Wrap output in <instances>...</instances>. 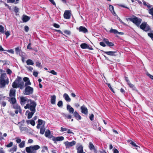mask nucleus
<instances>
[{"label":"nucleus","mask_w":153,"mask_h":153,"mask_svg":"<svg viewBox=\"0 0 153 153\" xmlns=\"http://www.w3.org/2000/svg\"><path fill=\"white\" fill-rule=\"evenodd\" d=\"M40 148V146L38 145L31 146L26 147L25 150L27 153H36V151Z\"/></svg>","instance_id":"nucleus-1"},{"label":"nucleus","mask_w":153,"mask_h":153,"mask_svg":"<svg viewBox=\"0 0 153 153\" xmlns=\"http://www.w3.org/2000/svg\"><path fill=\"white\" fill-rule=\"evenodd\" d=\"M36 105V104L34 101L30 100L28 101V103L24 107V108L26 109L28 108L31 111H36L35 108Z\"/></svg>","instance_id":"nucleus-2"},{"label":"nucleus","mask_w":153,"mask_h":153,"mask_svg":"<svg viewBox=\"0 0 153 153\" xmlns=\"http://www.w3.org/2000/svg\"><path fill=\"white\" fill-rule=\"evenodd\" d=\"M23 82L22 81V79L20 77H17L14 82L13 83L12 86L13 88H17L20 84H21Z\"/></svg>","instance_id":"nucleus-3"},{"label":"nucleus","mask_w":153,"mask_h":153,"mask_svg":"<svg viewBox=\"0 0 153 153\" xmlns=\"http://www.w3.org/2000/svg\"><path fill=\"white\" fill-rule=\"evenodd\" d=\"M128 20L132 22L138 27L139 26L142 21L141 19L140 18L138 19L134 16V18H128Z\"/></svg>","instance_id":"nucleus-4"},{"label":"nucleus","mask_w":153,"mask_h":153,"mask_svg":"<svg viewBox=\"0 0 153 153\" xmlns=\"http://www.w3.org/2000/svg\"><path fill=\"white\" fill-rule=\"evenodd\" d=\"M33 88L30 86H26L24 92V94L25 95H29L32 94L33 92Z\"/></svg>","instance_id":"nucleus-5"},{"label":"nucleus","mask_w":153,"mask_h":153,"mask_svg":"<svg viewBox=\"0 0 153 153\" xmlns=\"http://www.w3.org/2000/svg\"><path fill=\"white\" fill-rule=\"evenodd\" d=\"M76 143V142L74 140H72L71 142L66 141L64 143L66 148H69L74 146Z\"/></svg>","instance_id":"nucleus-6"},{"label":"nucleus","mask_w":153,"mask_h":153,"mask_svg":"<svg viewBox=\"0 0 153 153\" xmlns=\"http://www.w3.org/2000/svg\"><path fill=\"white\" fill-rule=\"evenodd\" d=\"M140 28L144 30L147 31L150 29V28L146 22L143 23L140 26Z\"/></svg>","instance_id":"nucleus-7"},{"label":"nucleus","mask_w":153,"mask_h":153,"mask_svg":"<svg viewBox=\"0 0 153 153\" xmlns=\"http://www.w3.org/2000/svg\"><path fill=\"white\" fill-rule=\"evenodd\" d=\"M20 102L22 105H24L27 103H28V101L30 100H28L26 97L22 96L20 97Z\"/></svg>","instance_id":"nucleus-8"},{"label":"nucleus","mask_w":153,"mask_h":153,"mask_svg":"<svg viewBox=\"0 0 153 153\" xmlns=\"http://www.w3.org/2000/svg\"><path fill=\"white\" fill-rule=\"evenodd\" d=\"M19 126L21 131H24L25 132H27L28 131V129L25 126L22 124L20 123H18Z\"/></svg>","instance_id":"nucleus-9"},{"label":"nucleus","mask_w":153,"mask_h":153,"mask_svg":"<svg viewBox=\"0 0 153 153\" xmlns=\"http://www.w3.org/2000/svg\"><path fill=\"white\" fill-rule=\"evenodd\" d=\"M9 81L8 78L6 79L5 80H3L0 79V88L4 87L6 84H8Z\"/></svg>","instance_id":"nucleus-10"},{"label":"nucleus","mask_w":153,"mask_h":153,"mask_svg":"<svg viewBox=\"0 0 153 153\" xmlns=\"http://www.w3.org/2000/svg\"><path fill=\"white\" fill-rule=\"evenodd\" d=\"M77 144L78 145L76 146L77 153H84L83 147L81 145L80 143H78Z\"/></svg>","instance_id":"nucleus-11"},{"label":"nucleus","mask_w":153,"mask_h":153,"mask_svg":"<svg viewBox=\"0 0 153 153\" xmlns=\"http://www.w3.org/2000/svg\"><path fill=\"white\" fill-rule=\"evenodd\" d=\"M71 11L69 10L65 11L64 14V17L65 19H69L71 17Z\"/></svg>","instance_id":"nucleus-12"},{"label":"nucleus","mask_w":153,"mask_h":153,"mask_svg":"<svg viewBox=\"0 0 153 153\" xmlns=\"http://www.w3.org/2000/svg\"><path fill=\"white\" fill-rule=\"evenodd\" d=\"M89 148L90 150H93L94 153H97V149L91 142H90L89 143Z\"/></svg>","instance_id":"nucleus-13"},{"label":"nucleus","mask_w":153,"mask_h":153,"mask_svg":"<svg viewBox=\"0 0 153 153\" xmlns=\"http://www.w3.org/2000/svg\"><path fill=\"white\" fill-rule=\"evenodd\" d=\"M81 112L85 114H87L88 113V109L85 105H83L80 107Z\"/></svg>","instance_id":"nucleus-14"},{"label":"nucleus","mask_w":153,"mask_h":153,"mask_svg":"<svg viewBox=\"0 0 153 153\" xmlns=\"http://www.w3.org/2000/svg\"><path fill=\"white\" fill-rule=\"evenodd\" d=\"M45 123V122L42 120L39 119L38 120V124L36 126V128L37 129H39L40 128V126L42 125V124H43V126H44Z\"/></svg>","instance_id":"nucleus-15"},{"label":"nucleus","mask_w":153,"mask_h":153,"mask_svg":"<svg viewBox=\"0 0 153 153\" xmlns=\"http://www.w3.org/2000/svg\"><path fill=\"white\" fill-rule=\"evenodd\" d=\"M23 80L25 82V86H28V85H30L31 83L30 82L29 78L27 77H25L23 78Z\"/></svg>","instance_id":"nucleus-16"},{"label":"nucleus","mask_w":153,"mask_h":153,"mask_svg":"<svg viewBox=\"0 0 153 153\" xmlns=\"http://www.w3.org/2000/svg\"><path fill=\"white\" fill-rule=\"evenodd\" d=\"M63 97L66 102H70L71 101V98L67 93H65L63 95Z\"/></svg>","instance_id":"nucleus-17"},{"label":"nucleus","mask_w":153,"mask_h":153,"mask_svg":"<svg viewBox=\"0 0 153 153\" xmlns=\"http://www.w3.org/2000/svg\"><path fill=\"white\" fill-rule=\"evenodd\" d=\"M64 139V137L63 136L58 137H54L52 138V140L54 141H62Z\"/></svg>","instance_id":"nucleus-18"},{"label":"nucleus","mask_w":153,"mask_h":153,"mask_svg":"<svg viewBox=\"0 0 153 153\" xmlns=\"http://www.w3.org/2000/svg\"><path fill=\"white\" fill-rule=\"evenodd\" d=\"M67 110L70 113H74V109L69 105H67Z\"/></svg>","instance_id":"nucleus-19"},{"label":"nucleus","mask_w":153,"mask_h":153,"mask_svg":"<svg viewBox=\"0 0 153 153\" xmlns=\"http://www.w3.org/2000/svg\"><path fill=\"white\" fill-rule=\"evenodd\" d=\"M80 46L81 48L82 49L88 48L90 50H92L93 49L92 48L89 47L88 45L86 43H82L80 45Z\"/></svg>","instance_id":"nucleus-20"},{"label":"nucleus","mask_w":153,"mask_h":153,"mask_svg":"<svg viewBox=\"0 0 153 153\" xmlns=\"http://www.w3.org/2000/svg\"><path fill=\"white\" fill-rule=\"evenodd\" d=\"M16 90L14 89H10L9 94V96L11 97H15Z\"/></svg>","instance_id":"nucleus-21"},{"label":"nucleus","mask_w":153,"mask_h":153,"mask_svg":"<svg viewBox=\"0 0 153 153\" xmlns=\"http://www.w3.org/2000/svg\"><path fill=\"white\" fill-rule=\"evenodd\" d=\"M79 32H82L84 33H85L88 32L87 29L85 27L82 26L79 27Z\"/></svg>","instance_id":"nucleus-22"},{"label":"nucleus","mask_w":153,"mask_h":153,"mask_svg":"<svg viewBox=\"0 0 153 153\" xmlns=\"http://www.w3.org/2000/svg\"><path fill=\"white\" fill-rule=\"evenodd\" d=\"M103 41L108 46H113L114 45V44L111 42H109L108 39H104Z\"/></svg>","instance_id":"nucleus-23"},{"label":"nucleus","mask_w":153,"mask_h":153,"mask_svg":"<svg viewBox=\"0 0 153 153\" xmlns=\"http://www.w3.org/2000/svg\"><path fill=\"white\" fill-rule=\"evenodd\" d=\"M30 18V17L26 15H23L22 17V19L23 22H25L29 21Z\"/></svg>","instance_id":"nucleus-24"},{"label":"nucleus","mask_w":153,"mask_h":153,"mask_svg":"<svg viewBox=\"0 0 153 153\" xmlns=\"http://www.w3.org/2000/svg\"><path fill=\"white\" fill-rule=\"evenodd\" d=\"M74 115L76 119L77 120H80L81 119V116L76 111H75L74 113Z\"/></svg>","instance_id":"nucleus-25"},{"label":"nucleus","mask_w":153,"mask_h":153,"mask_svg":"<svg viewBox=\"0 0 153 153\" xmlns=\"http://www.w3.org/2000/svg\"><path fill=\"white\" fill-rule=\"evenodd\" d=\"M104 53L111 56L116 55L115 54L117 53L116 51H104Z\"/></svg>","instance_id":"nucleus-26"},{"label":"nucleus","mask_w":153,"mask_h":153,"mask_svg":"<svg viewBox=\"0 0 153 153\" xmlns=\"http://www.w3.org/2000/svg\"><path fill=\"white\" fill-rule=\"evenodd\" d=\"M51 103L52 104H55L56 103V97L55 95H53L51 96Z\"/></svg>","instance_id":"nucleus-27"},{"label":"nucleus","mask_w":153,"mask_h":153,"mask_svg":"<svg viewBox=\"0 0 153 153\" xmlns=\"http://www.w3.org/2000/svg\"><path fill=\"white\" fill-rule=\"evenodd\" d=\"M13 106L14 108L16 110H19V111H21L22 110L21 109L19 105L16 103L13 105Z\"/></svg>","instance_id":"nucleus-28"},{"label":"nucleus","mask_w":153,"mask_h":153,"mask_svg":"<svg viewBox=\"0 0 153 153\" xmlns=\"http://www.w3.org/2000/svg\"><path fill=\"white\" fill-rule=\"evenodd\" d=\"M109 9L113 14L114 15V16H116V14L114 11V7L113 6L110 5L109 7Z\"/></svg>","instance_id":"nucleus-29"},{"label":"nucleus","mask_w":153,"mask_h":153,"mask_svg":"<svg viewBox=\"0 0 153 153\" xmlns=\"http://www.w3.org/2000/svg\"><path fill=\"white\" fill-rule=\"evenodd\" d=\"M7 76L5 73L1 74L0 76V80H5L6 79Z\"/></svg>","instance_id":"nucleus-30"},{"label":"nucleus","mask_w":153,"mask_h":153,"mask_svg":"<svg viewBox=\"0 0 153 153\" xmlns=\"http://www.w3.org/2000/svg\"><path fill=\"white\" fill-rule=\"evenodd\" d=\"M10 103L13 105L16 103V99L15 97H11L10 99Z\"/></svg>","instance_id":"nucleus-31"},{"label":"nucleus","mask_w":153,"mask_h":153,"mask_svg":"<svg viewBox=\"0 0 153 153\" xmlns=\"http://www.w3.org/2000/svg\"><path fill=\"white\" fill-rule=\"evenodd\" d=\"M35 112V111H31V112H29L28 114L27 118L28 119L31 118Z\"/></svg>","instance_id":"nucleus-32"},{"label":"nucleus","mask_w":153,"mask_h":153,"mask_svg":"<svg viewBox=\"0 0 153 153\" xmlns=\"http://www.w3.org/2000/svg\"><path fill=\"white\" fill-rule=\"evenodd\" d=\"M26 63L28 65H33L34 64V63L33 62L32 60L30 59L27 60L26 61Z\"/></svg>","instance_id":"nucleus-33"},{"label":"nucleus","mask_w":153,"mask_h":153,"mask_svg":"<svg viewBox=\"0 0 153 153\" xmlns=\"http://www.w3.org/2000/svg\"><path fill=\"white\" fill-rule=\"evenodd\" d=\"M109 32L110 33H114L115 34H117L118 33V31L116 29H114L111 28V30L109 31Z\"/></svg>","instance_id":"nucleus-34"},{"label":"nucleus","mask_w":153,"mask_h":153,"mask_svg":"<svg viewBox=\"0 0 153 153\" xmlns=\"http://www.w3.org/2000/svg\"><path fill=\"white\" fill-rule=\"evenodd\" d=\"M15 49L16 54H19L22 52L19 47L16 48Z\"/></svg>","instance_id":"nucleus-35"},{"label":"nucleus","mask_w":153,"mask_h":153,"mask_svg":"<svg viewBox=\"0 0 153 153\" xmlns=\"http://www.w3.org/2000/svg\"><path fill=\"white\" fill-rule=\"evenodd\" d=\"M45 129L44 127L42 126L40 129V133L42 134H43L45 133Z\"/></svg>","instance_id":"nucleus-36"},{"label":"nucleus","mask_w":153,"mask_h":153,"mask_svg":"<svg viewBox=\"0 0 153 153\" xmlns=\"http://www.w3.org/2000/svg\"><path fill=\"white\" fill-rule=\"evenodd\" d=\"M143 4L145 5L148 8H151L152 7V6L149 3H146L145 1H143Z\"/></svg>","instance_id":"nucleus-37"},{"label":"nucleus","mask_w":153,"mask_h":153,"mask_svg":"<svg viewBox=\"0 0 153 153\" xmlns=\"http://www.w3.org/2000/svg\"><path fill=\"white\" fill-rule=\"evenodd\" d=\"M25 141H23L19 144V146L20 148H23L25 145Z\"/></svg>","instance_id":"nucleus-38"},{"label":"nucleus","mask_w":153,"mask_h":153,"mask_svg":"<svg viewBox=\"0 0 153 153\" xmlns=\"http://www.w3.org/2000/svg\"><path fill=\"white\" fill-rule=\"evenodd\" d=\"M129 86L133 90H135L136 88L134 86V85L131 84L130 82L128 84Z\"/></svg>","instance_id":"nucleus-39"},{"label":"nucleus","mask_w":153,"mask_h":153,"mask_svg":"<svg viewBox=\"0 0 153 153\" xmlns=\"http://www.w3.org/2000/svg\"><path fill=\"white\" fill-rule=\"evenodd\" d=\"M148 35L151 37L152 39L153 40V31L151 30L150 32L148 33Z\"/></svg>","instance_id":"nucleus-40"},{"label":"nucleus","mask_w":153,"mask_h":153,"mask_svg":"<svg viewBox=\"0 0 153 153\" xmlns=\"http://www.w3.org/2000/svg\"><path fill=\"white\" fill-rule=\"evenodd\" d=\"M4 32V28L2 25H0V33H2Z\"/></svg>","instance_id":"nucleus-41"},{"label":"nucleus","mask_w":153,"mask_h":153,"mask_svg":"<svg viewBox=\"0 0 153 153\" xmlns=\"http://www.w3.org/2000/svg\"><path fill=\"white\" fill-rule=\"evenodd\" d=\"M63 102L62 101H59L57 103V105L59 107H62L63 106Z\"/></svg>","instance_id":"nucleus-42"},{"label":"nucleus","mask_w":153,"mask_h":153,"mask_svg":"<svg viewBox=\"0 0 153 153\" xmlns=\"http://www.w3.org/2000/svg\"><path fill=\"white\" fill-rule=\"evenodd\" d=\"M149 13L153 16V7L149 8Z\"/></svg>","instance_id":"nucleus-43"},{"label":"nucleus","mask_w":153,"mask_h":153,"mask_svg":"<svg viewBox=\"0 0 153 153\" xmlns=\"http://www.w3.org/2000/svg\"><path fill=\"white\" fill-rule=\"evenodd\" d=\"M50 131L49 130H47L45 132V135L46 137H48L50 135Z\"/></svg>","instance_id":"nucleus-44"},{"label":"nucleus","mask_w":153,"mask_h":153,"mask_svg":"<svg viewBox=\"0 0 153 153\" xmlns=\"http://www.w3.org/2000/svg\"><path fill=\"white\" fill-rule=\"evenodd\" d=\"M71 95L72 97L75 98L76 99H78L79 98V96H78L76 95V94L74 93H71Z\"/></svg>","instance_id":"nucleus-45"},{"label":"nucleus","mask_w":153,"mask_h":153,"mask_svg":"<svg viewBox=\"0 0 153 153\" xmlns=\"http://www.w3.org/2000/svg\"><path fill=\"white\" fill-rule=\"evenodd\" d=\"M36 64L37 67L39 68H41L42 67V66L40 62H37L36 63Z\"/></svg>","instance_id":"nucleus-46"},{"label":"nucleus","mask_w":153,"mask_h":153,"mask_svg":"<svg viewBox=\"0 0 153 153\" xmlns=\"http://www.w3.org/2000/svg\"><path fill=\"white\" fill-rule=\"evenodd\" d=\"M16 147H14L10 149V151L12 153H13L14 152L16 151Z\"/></svg>","instance_id":"nucleus-47"},{"label":"nucleus","mask_w":153,"mask_h":153,"mask_svg":"<svg viewBox=\"0 0 153 153\" xmlns=\"http://www.w3.org/2000/svg\"><path fill=\"white\" fill-rule=\"evenodd\" d=\"M19 55L22 58L25 57V54L24 53L21 52Z\"/></svg>","instance_id":"nucleus-48"},{"label":"nucleus","mask_w":153,"mask_h":153,"mask_svg":"<svg viewBox=\"0 0 153 153\" xmlns=\"http://www.w3.org/2000/svg\"><path fill=\"white\" fill-rule=\"evenodd\" d=\"M5 34L6 36V38H7L10 35V31H7L5 32Z\"/></svg>","instance_id":"nucleus-49"},{"label":"nucleus","mask_w":153,"mask_h":153,"mask_svg":"<svg viewBox=\"0 0 153 153\" xmlns=\"http://www.w3.org/2000/svg\"><path fill=\"white\" fill-rule=\"evenodd\" d=\"M24 85V82H22L21 84H20V85L18 86V88L19 87L20 88L22 89L23 88V85Z\"/></svg>","instance_id":"nucleus-50"},{"label":"nucleus","mask_w":153,"mask_h":153,"mask_svg":"<svg viewBox=\"0 0 153 153\" xmlns=\"http://www.w3.org/2000/svg\"><path fill=\"white\" fill-rule=\"evenodd\" d=\"M15 139H16V142L17 143H20L21 140L19 137H16Z\"/></svg>","instance_id":"nucleus-51"},{"label":"nucleus","mask_w":153,"mask_h":153,"mask_svg":"<svg viewBox=\"0 0 153 153\" xmlns=\"http://www.w3.org/2000/svg\"><path fill=\"white\" fill-rule=\"evenodd\" d=\"M13 145V143L12 142H10L9 144L6 145V147L7 148H10Z\"/></svg>","instance_id":"nucleus-52"},{"label":"nucleus","mask_w":153,"mask_h":153,"mask_svg":"<svg viewBox=\"0 0 153 153\" xmlns=\"http://www.w3.org/2000/svg\"><path fill=\"white\" fill-rule=\"evenodd\" d=\"M31 43H30L27 45V48L29 49H32V48L31 46Z\"/></svg>","instance_id":"nucleus-53"},{"label":"nucleus","mask_w":153,"mask_h":153,"mask_svg":"<svg viewBox=\"0 0 153 153\" xmlns=\"http://www.w3.org/2000/svg\"><path fill=\"white\" fill-rule=\"evenodd\" d=\"M30 123L32 126H34L35 125V123L34 120H30Z\"/></svg>","instance_id":"nucleus-54"},{"label":"nucleus","mask_w":153,"mask_h":153,"mask_svg":"<svg viewBox=\"0 0 153 153\" xmlns=\"http://www.w3.org/2000/svg\"><path fill=\"white\" fill-rule=\"evenodd\" d=\"M64 33L67 35H70L71 34L70 31L68 30H65L64 32Z\"/></svg>","instance_id":"nucleus-55"},{"label":"nucleus","mask_w":153,"mask_h":153,"mask_svg":"<svg viewBox=\"0 0 153 153\" xmlns=\"http://www.w3.org/2000/svg\"><path fill=\"white\" fill-rule=\"evenodd\" d=\"M12 71L9 69H7V73L8 74H10L12 73Z\"/></svg>","instance_id":"nucleus-56"},{"label":"nucleus","mask_w":153,"mask_h":153,"mask_svg":"<svg viewBox=\"0 0 153 153\" xmlns=\"http://www.w3.org/2000/svg\"><path fill=\"white\" fill-rule=\"evenodd\" d=\"M131 144L132 145V146L134 147H138L133 142L131 141Z\"/></svg>","instance_id":"nucleus-57"},{"label":"nucleus","mask_w":153,"mask_h":153,"mask_svg":"<svg viewBox=\"0 0 153 153\" xmlns=\"http://www.w3.org/2000/svg\"><path fill=\"white\" fill-rule=\"evenodd\" d=\"M68 128H64L62 127L61 128V131L62 132L64 131H67Z\"/></svg>","instance_id":"nucleus-58"},{"label":"nucleus","mask_w":153,"mask_h":153,"mask_svg":"<svg viewBox=\"0 0 153 153\" xmlns=\"http://www.w3.org/2000/svg\"><path fill=\"white\" fill-rule=\"evenodd\" d=\"M50 73L54 75H56L57 74V73L53 70H52Z\"/></svg>","instance_id":"nucleus-59"},{"label":"nucleus","mask_w":153,"mask_h":153,"mask_svg":"<svg viewBox=\"0 0 153 153\" xmlns=\"http://www.w3.org/2000/svg\"><path fill=\"white\" fill-rule=\"evenodd\" d=\"M100 45H101L103 47H105L106 46V45L104 43V42H100Z\"/></svg>","instance_id":"nucleus-60"},{"label":"nucleus","mask_w":153,"mask_h":153,"mask_svg":"<svg viewBox=\"0 0 153 153\" xmlns=\"http://www.w3.org/2000/svg\"><path fill=\"white\" fill-rule=\"evenodd\" d=\"M24 28H25V30L26 32H27L29 30V27L28 26H26Z\"/></svg>","instance_id":"nucleus-61"},{"label":"nucleus","mask_w":153,"mask_h":153,"mask_svg":"<svg viewBox=\"0 0 153 153\" xmlns=\"http://www.w3.org/2000/svg\"><path fill=\"white\" fill-rule=\"evenodd\" d=\"M65 117L68 119H71V115H65Z\"/></svg>","instance_id":"nucleus-62"},{"label":"nucleus","mask_w":153,"mask_h":153,"mask_svg":"<svg viewBox=\"0 0 153 153\" xmlns=\"http://www.w3.org/2000/svg\"><path fill=\"white\" fill-rule=\"evenodd\" d=\"M14 11L16 13H18L19 11V8L17 7H15L14 8Z\"/></svg>","instance_id":"nucleus-63"},{"label":"nucleus","mask_w":153,"mask_h":153,"mask_svg":"<svg viewBox=\"0 0 153 153\" xmlns=\"http://www.w3.org/2000/svg\"><path fill=\"white\" fill-rule=\"evenodd\" d=\"M113 150L114 153H119V152L118 150L117 149H115V148H114Z\"/></svg>","instance_id":"nucleus-64"}]
</instances>
